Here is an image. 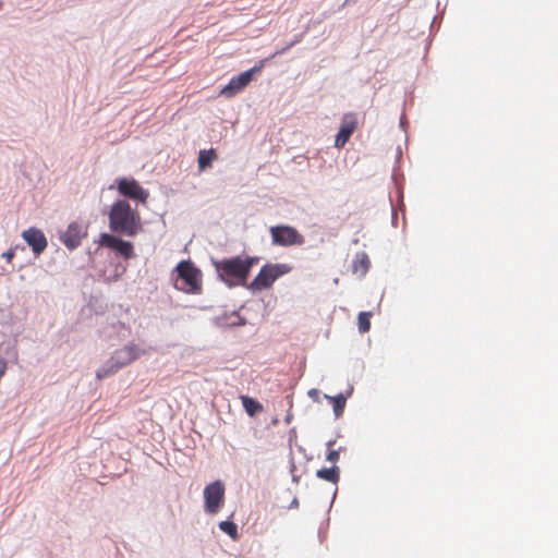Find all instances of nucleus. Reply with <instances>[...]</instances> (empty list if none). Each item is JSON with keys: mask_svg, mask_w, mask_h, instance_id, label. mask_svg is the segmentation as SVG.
Here are the masks:
<instances>
[{"mask_svg": "<svg viewBox=\"0 0 558 558\" xmlns=\"http://www.w3.org/2000/svg\"><path fill=\"white\" fill-rule=\"evenodd\" d=\"M109 228L114 233L135 236L143 229L141 215L126 201L119 199L109 211Z\"/></svg>", "mask_w": 558, "mask_h": 558, "instance_id": "obj_1", "label": "nucleus"}, {"mask_svg": "<svg viewBox=\"0 0 558 558\" xmlns=\"http://www.w3.org/2000/svg\"><path fill=\"white\" fill-rule=\"evenodd\" d=\"M257 257L235 256L215 260L214 266L218 277L228 286L234 287L244 284L248 278L251 268L257 263Z\"/></svg>", "mask_w": 558, "mask_h": 558, "instance_id": "obj_2", "label": "nucleus"}, {"mask_svg": "<svg viewBox=\"0 0 558 558\" xmlns=\"http://www.w3.org/2000/svg\"><path fill=\"white\" fill-rule=\"evenodd\" d=\"M174 271V288L187 294H201L203 290V276L191 260L180 262Z\"/></svg>", "mask_w": 558, "mask_h": 558, "instance_id": "obj_3", "label": "nucleus"}, {"mask_svg": "<svg viewBox=\"0 0 558 558\" xmlns=\"http://www.w3.org/2000/svg\"><path fill=\"white\" fill-rule=\"evenodd\" d=\"M289 268L284 264L265 265L250 284V289L262 291L268 289L282 275L287 274Z\"/></svg>", "mask_w": 558, "mask_h": 558, "instance_id": "obj_4", "label": "nucleus"}, {"mask_svg": "<svg viewBox=\"0 0 558 558\" xmlns=\"http://www.w3.org/2000/svg\"><path fill=\"white\" fill-rule=\"evenodd\" d=\"M271 243L278 246L302 245L304 236L294 228L287 225L272 226L269 229Z\"/></svg>", "mask_w": 558, "mask_h": 558, "instance_id": "obj_5", "label": "nucleus"}, {"mask_svg": "<svg viewBox=\"0 0 558 558\" xmlns=\"http://www.w3.org/2000/svg\"><path fill=\"white\" fill-rule=\"evenodd\" d=\"M116 182L120 195L146 203L149 193L135 179L121 178Z\"/></svg>", "mask_w": 558, "mask_h": 558, "instance_id": "obj_6", "label": "nucleus"}, {"mask_svg": "<svg viewBox=\"0 0 558 558\" xmlns=\"http://www.w3.org/2000/svg\"><path fill=\"white\" fill-rule=\"evenodd\" d=\"M225 497L223 484L216 481L204 489L205 509L208 513H217Z\"/></svg>", "mask_w": 558, "mask_h": 558, "instance_id": "obj_7", "label": "nucleus"}, {"mask_svg": "<svg viewBox=\"0 0 558 558\" xmlns=\"http://www.w3.org/2000/svg\"><path fill=\"white\" fill-rule=\"evenodd\" d=\"M99 244L117 251L125 259H130L134 256L133 244L129 241L117 238L116 235L101 233L99 238Z\"/></svg>", "mask_w": 558, "mask_h": 558, "instance_id": "obj_8", "label": "nucleus"}, {"mask_svg": "<svg viewBox=\"0 0 558 558\" xmlns=\"http://www.w3.org/2000/svg\"><path fill=\"white\" fill-rule=\"evenodd\" d=\"M86 235L87 230L83 225L71 222L66 230L61 233L60 240L69 250H74L81 245L82 240Z\"/></svg>", "mask_w": 558, "mask_h": 558, "instance_id": "obj_9", "label": "nucleus"}, {"mask_svg": "<svg viewBox=\"0 0 558 558\" xmlns=\"http://www.w3.org/2000/svg\"><path fill=\"white\" fill-rule=\"evenodd\" d=\"M143 353L144 351H142L137 345L129 344L113 352L111 355L112 363H116L117 366L122 368L137 360Z\"/></svg>", "mask_w": 558, "mask_h": 558, "instance_id": "obj_10", "label": "nucleus"}, {"mask_svg": "<svg viewBox=\"0 0 558 558\" xmlns=\"http://www.w3.org/2000/svg\"><path fill=\"white\" fill-rule=\"evenodd\" d=\"M253 72H242L238 76L231 78L228 85H226L221 90L220 95L226 98H231L240 93L246 85L252 81Z\"/></svg>", "mask_w": 558, "mask_h": 558, "instance_id": "obj_11", "label": "nucleus"}, {"mask_svg": "<svg viewBox=\"0 0 558 558\" xmlns=\"http://www.w3.org/2000/svg\"><path fill=\"white\" fill-rule=\"evenodd\" d=\"M356 128V120L353 116H345L342 125L337 134L335 145L343 147Z\"/></svg>", "mask_w": 558, "mask_h": 558, "instance_id": "obj_12", "label": "nucleus"}, {"mask_svg": "<svg viewBox=\"0 0 558 558\" xmlns=\"http://www.w3.org/2000/svg\"><path fill=\"white\" fill-rule=\"evenodd\" d=\"M371 262L366 253L360 252L355 255L353 262H352V271L355 275L364 276L368 268H369Z\"/></svg>", "mask_w": 558, "mask_h": 558, "instance_id": "obj_13", "label": "nucleus"}, {"mask_svg": "<svg viewBox=\"0 0 558 558\" xmlns=\"http://www.w3.org/2000/svg\"><path fill=\"white\" fill-rule=\"evenodd\" d=\"M240 400L242 402V405H243L245 412L250 416L256 415L257 413L262 412L264 409L263 404L260 402H258L257 400H255L248 396H241Z\"/></svg>", "mask_w": 558, "mask_h": 558, "instance_id": "obj_14", "label": "nucleus"}, {"mask_svg": "<svg viewBox=\"0 0 558 558\" xmlns=\"http://www.w3.org/2000/svg\"><path fill=\"white\" fill-rule=\"evenodd\" d=\"M217 158V153L213 148L208 150H201L198 154V169L201 171L205 170L206 168L210 167L213 161L216 160Z\"/></svg>", "mask_w": 558, "mask_h": 558, "instance_id": "obj_15", "label": "nucleus"}, {"mask_svg": "<svg viewBox=\"0 0 558 558\" xmlns=\"http://www.w3.org/2000/svg\"><path fill=\"white\" fill-rule=\"evenodd\" d=\"M119 369L121 368L117 366L116 363H112V357L110 356V359L97 371L96 377L101 380L116 374Z\"/></svg>", "mask_w": 558, "mask_h": 558, "instance_id": "obj_16", "label": "nucleus"}, {"mask_svg": "<svg viewBox=\"0 0 558 558\" xmlns=\"http://www.w3.org/2000/svg\"><path fill=\"white\" fill-rule=\"evenodd\" d=\"M316 476L336 484L339 481V469L335 465L329 469H322L316 472Z\"/></svg>", "mask_w": 558, "mask_h": 558, "instance_id": "obj_17", "label": "nucleus"}, {"mask_svg": "<svg viewBox=\"0 0 558 558\" xmlns=\"http://www.w3.org/2000/svg\"><path fill=\"white\" fill-rule=\"evenodd\" d=\"M327 398L332 403L335 415L337 417L342 415L344 407H345V402H347L345 397L343 395H338V396H335V397H327Z\"/></svg>", "mask_w": 558, "mask_h": 558, "instance_id": "obj_18", "label": "nucleus"}, {"mask_svg": "<svg viewBox=\"0 0 558 558\" xmlns=\"http://www.w3.org/2000/svg\"><path fill=\"white\" fill-rule=\"evenodd\" d=\"M371 316H372L371 312H361L359 314L357 325H359L360 332L365 333V332H367L369 330V328H371Z\"/></svg>", "mask_w": 558, "mask_h": 558, "instance_id": "obj_19", "label": "nucleus"}, {"mask_svg": "<svg viewBox=\"0 0 558 558\" xmlns=\"http://www.w3.org/2000/svg\"><path fill=\"white\" fill-rule=\"evenodd\" d=\"M219 529L226 534H228L232 539H238V526L232 521H221L219 523Z\"/></svg>", "mask_w": 558, "mask_h": 558, "instance_id": "obj_20", "label": "nucleus"}, {"mask_svg": "<svg viewBox=\"0 0 558 558\" xmlns=\"http://www.w3.org/2000/svg\"><path fill=\"white\" fill-rule=\"evenodd\" d=\"M26 253V247L24 245H15L14 247L9 248L4 253H2V257L11 263L14 257H19L20 255Z\"/></svg>", "mask_w": 558, "mask_h": 558, "instance_id": "obj_21", "label": "nucleus"}, {"mask_svg": "<svg viewBox=\"0 0 558 558\" xmlns=\"http://www.w3.org/2000/svg\"><path fill=\"white\" fill-rule=\"evenodd\" d=\"M22 238L35 254V226H31L28 229L22 232Z\"/></svg>", "mask_w": 558, "mask_h": 558, "instance_id": "obj_22", "label": "nucleus"}, {"mask_svg": "<svg viewBox=\"0 0 558 558\" xmlns=\"http://www.w3.org/2000/svg\"><path fill=\"white\" fill-rule=\"evenodd\" d=\"M47 246V240L43 232L37 230V254L43 252Z\"/></svg>", "mask_w": 558, "mask_h": 558, "instance_id": "obj_23", "label": "nucleus"}, {"mask_svg": "<svg viewBox=\"0 0 558 558\" xmlns=\"http://www.w3.org/2000/svg\"><path fill=\"white\" fill-rule=\"evenodd\" d=\"M23 260H24V258L21 256V264L19 266V271H20V278L22 280H24L26 278L28 270L32 268V265H24Z\"/></svg>", "mask_w": 558, "mask_h": 558, "instance_id": "obj_24", "label": "nucleus"}, {"mask_svg": "<svg viewBox=\"0 0 558 558\" xmlns=\"http://www.w3.org/2000/svg\"><path fill=\"white\" fill-rule=\"evenodd\" d=\"M327 460L332 463H336L339 460V451L335 450V449H330L327 454Z\"/></svg>", "mask_w": 558, "mask_h": 558, "instance_id": "obj_25", "label": "nucleus"}, {"mask_svg": "<svg viewBox=\"0 0 558 558\" xmlns=\"http://www.w3.org/2000/svg\"><path fill=\"white\" fill-rule=\"evenodd\" d=\"M8 368V363L5 360L0 359V379L4 376Z\"/></svg>", "mask_w": 558, "mask_h": 558, "instance_id": "obj_26", "label": "nucleus"}, {"mask_svg": "<svg viewBox=\"0 0 558 558\" xmlns=\"http://www.w3.org/2000/svg\"><path fill=\"white\" fill-rule=\"evenodd\" d=\"M317 393H318V392H317V390H316V389H313V390H311V391L308 392V395H310L311 397L316 396Z\"/></svg>", "mask_w": 558, "mask_h": 558, "instance_id": "obj_27", "label": "nucleus"}, {"mask_svg": "<svg viewBox=\"0 0 558 558\" xmlns=\"http://www.w3.org/2000/svg\"><path fill=\"white\" fill-rule=\"evenodd\" d=\"M335 445V441H328L327 446L331 448Z\"/></svg>", "mask_w": 558, "mask_h": 558, "instance_id": "obj_28", "label": "nucleus"}]
</instances>
